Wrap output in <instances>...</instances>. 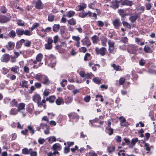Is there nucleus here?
<instances>
[{
	"mask_svg": "<svg viewBox=\"0 0 156 156\" xmlns=\"http://www.w3.org/2000/svg\"><path fill=\"white\" fill-rule=\"evenodd\" d=\"M43 57V55L41 53H40L37 55L36 57V60L37 62H39L41 61Z\"/></svg>",
	"mask_w": 156,
	"mask_h": 156,
	"instance_id": "obj_31",
	"label": "nucleus"
},
{
	"mask_svg": "<svg viewBox=\"0 0 156 156\" xmlns=\"http://www.w3.org/2000/svg\"><path fill=\"white\" fill-rule=\"evenodd\" d=\"M120 125L122 126H127V123L126 122V119L124 118H123L120 121Z\"/></svg>",
	"mask_w": 156,
	"mask_h": 156,
	"instance_id": "obj_34",
	"label": "nucleus"
},
{
	"mask_svg": "<svg viewBox=\"0 0 156 156\" xmlns=\"http://www.w3.org/2000/svg\"><path fill=\"white\" fill-rule=\"evenodd\" d=\"M30 156H37V152L33 151L32 149V151H30Z\"/></svg>",
	"mask_w": 156,
	"mask_h": 156,
	"instance_id": "obj_61",
	"label": "nucleus"
},
{
	"mask_svg": "<svg viewBox=\"0 0 156 156\" xmlns=\"http://www.w3.org/2000/svg\"><path fill=\"white\" fill-rule=\"evenodd\" d=\"M139 17L138 14L137 13H135L134 15H132L130 16L129 19L130 21L133 23L136 21Z\"/></svg>",
	"mask_w": 156,
	"mask_h": 156,
	"instance_id": "obj_9",
	"label": "nucleus"
},
{
	"mask_svg": "<svg viewBox=\"0 0 156 156\" xmlns=\"http://www.w3.org/2000/svg\"><path fill=\"white\" fill-rule=\"evenodd\" d=\"M32 149L30 148L28 150L27 148H24L22 150V153L24 154H29L30 151H32Z\"/></svg>",
	"mask_w": 156,
	"mask_h": 156,
	"instance_id": "obj_19",
	"label": "nucleus"
},
{
	"mask_svg": "<svg viewBox=\"0 0 156 156\" xmlns=\"http://www.w3.org/2000/svg\"><path fill=\"white\" fill-rule=\"evenodd\" d=\"M144 50L147 53H151L152 52V50L149 45H145L144 48Z\"/></svg>",
	"mask_w": 156,
	"mask_h": 156,
	"instance_id": "obj_17",
	"label": "nucleus"
},
{
	"mask_svg": "<svg viewBox=\"0 0 156 156\" xmlns=\"http://www.w3.org/2000/svg\"><path fill=\"white\" fill-rule=\"evenodd\" d=\"M109 48H114L115 43L114 42H111L110 40H109L108 43Z\"/></svg>",
	"mask_w": 156,
	"mask_h": 156,
	"instance_id": "obj_49",
	"label": "nucleus"
},
{
	"mask_svg": "<svg viewBox=\"0 0 156 156\" xmlns=\"http://www.w3.org/2000/svg\"><path fill=\"white\" fill-rule=\"evenodd\" d=\"M34 86L37 88H39L41 87L42 85L40 83L36 82L35 83Z\"/></svg>",
	"mask_w": 156,
	"mask_h": 156,
	"instance_id": "obj_53",
	"label": "nucleus"
},
{
	"mask_svg": "<svg viewBox=\"0 0 156 156\" xmlns=\"http://www.w3.org/2000/svg\"><path fill=\"white\" fill-rule=\"evenodd\" d=\"M55 16L52 14H49L48 17V20L49 22H53L54 20Z\"/></svg>",
	"mask_w": 156,
	"mask_h": 156,
	"instance_id": "obj_35",
	"label": "nucleus"
},
{
	"mask_svg": "<svg viewBox=\"0 0 156 156\" xmlns=\"http://www.w3.org/2000/svg\"><path fill=\"white\" fill-rule=\"evenodd\" d=\"M7 9L4 6H2L0 7V11L1 12L3 13H5L7 11Z\"/></svg>",
	"mask_w": 156,
	"mask_h": 156,
	"instance_id": "obj_32",
	"label": "nucleus"
},
{
	"mask_svg": "<svg viewBox=\"0 0 156 156\" xmlns=\"http://www.w3.org/2000/svg\"><path fill=\"white\" fill-rule=\"evenodd\" d=\"M106 129L108 131V134L109 135H111L113 133V129L111 127L106 128Z\"/></svg>",
	"mask_w": 156,
	"mask_h": 156,
	"instance_id": "obj_47",
	"label": "nucleus"
},
{
	"mask_svg": "<svg viewBox=\"0 0 156 156\" xmlns=\"http://www.w3.org/2000/svg\"><path fill=\"white\" fill-rule=\"evenodd\" d=\"M54 43L56 44L58 42V35L55 36L53 38Z\"/></svg>",
	"mask_w": 156,
	"mask_h": 156,
	"instance_id": "obj_63",
	"label": "nucleus"
},
{
	"mask_svg": "<svg viewBox=\"0 0 156 156\" xmlns=\"http://www.w3.org/2000/svg\"><path fill=\"white\" fill-rule=\"evenodd\" d=\"M68 116L70 118H72L73 119H75L76 121H77L79 118V116L75 112L68 114Z\"/></svg>",
	"mask_w": 156,
	"mask_h": 156,
	"instance_id": "obj_10",
	"label": "nucleus"
},
{
	"mask_svg": "<svg viewBox=\"0 0 156 156\" xmlns=\"http://www.w3.org/2000/svg\"><path fill=\"white\" fill-rule=\"evenodd\" d=\"M148 72L149 73L156 74V70L154 69H148Z\"/></svg>",
	"mask_w": 156,
	"mask_h": 156,
	"instance_id": "obj_50",
	"label": "nucleus"
},
{
	"mask_svg": "<svg viewBox=\"0 0 156 156\" xmlns=\"http://www.w3.org/2000/svg\"><path fill=\"white\" fill-rule=\"evenodd\" d=\"M101 117H103L102 116H100L99 117V118H95L93 120H90L89 122L91 123L92 126H94L93 124L95 122H98L99 120V119H100V118Z\"/></svg>",
	"mask_w": 156,
	"mask_h": 156,
	"instance_id": "obj_23",
	"label": "nucleus"
},
{
	"mask_svg": "<svg viewBox=\"0 0 156 156\" xmlns=\"http://www.w3.org/2000/svg\"><path fill=\"white\" fill-rule=\"evenodd\" d=\"M112 24L114 27L116 29H118L122 25L121 23L120 22L119 19H115L113 21Z\"/></svg>",
	"mask_w": 156,
	"mask_h": 156,
	"instance_id": "obj_6",
	"label": "nucleus"
},
{
	"mask_svg": "<svg viewBox=\"0 0 156 156\" xmlns=\"http://www.w3.org/2000/svg\"><path fill=\"white\" fill-rule=\"evenodd\" d=\"M17 101L15 99H13L10 103V105L12 106H15L16 107H17Z\"/></svg>",
	"mask_w": 156,
	"mask_h": 156,
	"instance_id": "obj_33",
	"label": "nucleus"
},
{
	"mask_svg": "<svg viewBox=\"0 0 156 156\" xmlns=\"http://www.w3.org/2000/svg\"><path fill=\"white\" fill-rule=\"evenodd\" d=\"M98 26L100 27H102L104 25V23L103 22L101 21H97Z\"/></svg>",
	"mask_w": 156,
	"mask_h": 156,
	"instance_id": "obj_62",
	"label": "nucleus"
},
{
	"mask_svg": "<svg viewBox=\"0 0 156 156\" xmlns=\"http://www.w3.org/2000/svg\"><path fill=\"white\" fill-rule=\"evenodd\" d=\"M27 129H28V130H29L30 131L31 135H33L34 134L35 131L31 126L28 125L27 126Z\"/></svg>",
	"mask_w": 156,
	"mask_h": 156,
	"instance_id": "obj_40",
	"label": "nucleus"
},
{
	"mask_svg": "<svg viewBox=\"0 0 156 156\" xmlns=\"http://www.w3.org/2000/svg\"><path fill=\"white\" fill-rule=\"evenodd\" d=\"M26 41L27 42L24 44L25 46L28 47H30L31 44V41L27 40H26Z\"/></svg>",
	"mask_w": 156,
	"mask_h": 156,
	"instance_id": "obj_58",
	"label": "nucleus"
},
{
	"mask_svg": "<svg viewBox=\"0 0 156 156\" xmlns=\"http://www.w3.org/2000/svg\"><path fill=\"white\" fill-rule=\"evenodd\" d=\"M75 14V12L73 11H69L66 15V16L68 17H71L73 16Z\"/></svg>",
	"mask_w": 156,
	"mask_h": 156,
	"instance_id": "obj_36",
	"label": "nucleus"
},
{
	"mask_svg": "<svg viewBox=\"0 0 156 156\" xmlns=\"http://www.w3.org/2000/svg\"><path fill=\"white\" fill-rule=\"evenodd\" d=\"M67 21L68 24L71 25H74L76 23V20L73 18L68 20Z\"/></svg>",
	"mask_w": 156,
	"mask_h": 156,
	"instance_id": "obj_24",
	"label": "nucleus"
},
{
	"mask_svg": "<svg viewBox=\"0 0 156 156\" xmlns=\"http://www.w3.org/2000/svg\"><path fill=\"white\" fill-rule=\"evenodd\" d=\"M23 34L27 36H30L31 34L30 33V31L28 30H23Z\"/></svg>",
	"mask_w": 156,
	"mask_h": 156,
	"instance_id": "obj_54",
	"label": "nucleus"
},
{
	"mask_svg": "<svg viewBox=\"0 0 156 156\" xmlns=\"http://www.w3.org/2000/svg\"><path fill=\"white\" fill-rule=\"evenodd\" d=\"M39 26V24L38 23H35L32 26V27L31 28H29L30 30H31V31L33 30L36 28L38 27Z\"/></svg>",
	"mask_w": 156,
	"mask_h": 156,
	"instance_id": "obj_45",
	"label": "nucleus"
},
{
	"mask_svg": "<svg viewBox=\"0 0 156 156\" xmlns=\"http://www.w3.org/2000/svg\"><path fill=\"white\" fill-rule=\"evenodd\" d=\"M122 21L124 26L128 28L129 29H131V26L128 23L125 21V20H122Z\"/></svg>",
	"mask_w": 156,
	"mask_h": 156,
	"instance_id": "obj_28",
	"label": "nucleus"
},
{
	"mask_svg": "<svg viewBox=\"0 0 156 156\" xmlns=\"http://www.w3.org/2000/svg\"><path fill=\"white\" fill-rule=\"evenodd\" d=\"M63 102V100L61 97H59L55 101L56 104L58 105H61Z\"/></svg>",
	"mask_w": 156,
	"mask_h": 156,
	"instance_id": "obj_30",
	"label": "nucleus"
},
{
	"mask_svg": "<svg viewBox=\"0 0 156 156\" xmlns=\"http://www.w3.org/2000/svg\"><path fill=\"white\" fill-rule=\"evenodd\" d=\"M94 76V75L91 73L86 74L85 78L87 79H91Z\"/></svg>",
	"mask_w": 156,
	"mask_h": 156,
	"instance_id": "obj_39",
	"label": "nucleus"
},
{
	"mask_svg": "<svg viewBox=\"0 0 156 156\" xmlns=\"http://www.w3.org/2000/svg\"><path fill=\"white\" fill-rule=\"evenodd\" d=\"M18 110L16 108H12L9 112L10 114L12 115H16L18 113Z\"/></svg>",
	"mask_w": 156,
	"mask_h": 156,
	"instance_id": "obj_29",
	"label": "nucleus"
},
{
	"mask_svg": "<svg viewBox=\"0 0 156 156\" xmlns=\"http://www.w3.org/2000/svg\"><path fill=\"white\" fill-rule=\"evenodd\" d=\"M42 125V129H44V127H45L46 129L44 130V133L46 134H48L49 133V127L45 124H44L41 123V125Z\"/></svg>",
	"mask_w": 156,
	"mask_h": 156,
	"instance_id": "obj_15",
	"label": "nucleus"
},
{
	"mask_svg": "<svg viewBox=\"0 0 156 156\" xmlns=\"http://www.w3.org/2000/svg\"><path fill=\"white\" fill-rule=\"evenodd\" d=\"M106 49L105 48L102 47L99 49L98 47H96L95 49V51L97 55L100 54L101 56H104L105 54V51Z\"/></svg>",
	"mask_w": 156,
	"mask_h": 156,
	"instance_id": "obj_3",
	"label": "nucleus"
},
{
	"mask_svg": "<svg viewBox=\"0 0 156 156\" xmlns=\"http://www.w3.org/2000/svg\"><path fill=\"white\" fill-rule=\"evenodd\" d=\"M70 151V148L69 147H66L64 148V153L65 154H67Z\"/></svg>",
	"mask_w": 156,
	"mask_h": 156,
	"instance_id": "obj_57",
	"label": "nucleus"
},
{
	"mask_svg": "<svg viewBox=\"0 0 156 156\" xmlns=\"http://www.w3.org/2000/svg\"><path fill=\"white\" fill-rule=\"evenodd\" d=\"M126 11L125 9H120L118 10V12L119 15L121 16V20H125V16H126Z\"/></svg>",
	"mask_w": 156,
	"mask_h": 156,
	"instance_id": "obj_8",
	"label": "nucleus"
},
{
	"mask_svg": "<svg viewBox=\"0 0 156 156\" xmlns=\"http://www.w3.org/2000/svg\"><path fill=\"white\" fill-rule=\"evenodd\" d=\"M42 80L43 81L42 83L44 84L48 85L50 83V81L49 80L48 77L44 75L43 76Z\"/></svg>",
	"mask_w": 156,
	"mask_h": 156,
	"instance_id": "obj_16",
	"label": "nucleus"
},
{
	"mask_svg": "<svg viewBox=\"0 0 156 156\" xmlns=\"http://www.w3.org/2000/svg\"><path fill=\"white\" fill-rule=\"evenodd\" d=\"M16 33L18 36L20 37L23 34V29L20 28L17 29L16 30Z\"/></svg>",
	"mask_w": 156,
	"mask_h": 156,
	"instance_id": "obj_20",
	"label": "nucleus"
},
{
	"mask_svg": "<svg viewBox=\"0 0 156 156\" xmlns=\"http://www.w3.org/2000/svg\"><path fill=\"white\" fill-rule=\"evenodd\" d=\"M8 16H2L0 17V23H6L9 22L11 19V16L7 15Z\"/></svg>",
	"mask_w": 156,
	"mask_h": 156,
	"instance_id": "obj_4",
	"label": "nucleus"
},
{
	"mask_svg": "<svg viewBox=\"0 0 156 156\" xmlns=\"http://www.w3.org/2000/svg\"><path fill=\"white\" fill-rule=\"evenodd\" d=\"M127 51L130 53L135 54L137 51L136 45L131 44L128 45Z\"/></svg>",
	"mask_w": 156,
	"mask_h": 156,
	"instance_id": "obj_1",
	"label": "nucleus"
},
{
	"mask_svg": "<svg viewBox=\"0 0 156 156\" xmlns=\"http://www.w3.org/2000/svg\"><path fill=\"white\" fill-rule=\"evenodd\" d=\"M93 81L94 83L98 84H100L101 83V80L97 77L94 78L93 79Z\"/></svg>",
	"mask_w": 156,
	"mask_h": 156,
	"instance_id": "obj_48",
	"label": "nucleus"
},
{
	"mask_svg": "<svg viewBox=\"0 0 156 156\" xmlns=\"http://www.w3.org/2000/svg\"><path fill=\"white\" fill-rule=\"evenodd\" d=\"M25 104L23 103H21L19 105V106L17 107L18 108V111L20 112L21 110L25 109Z\"/></svg>",
	"mask_w": 156,
	"mask_h": 156,
	"instance_id": "obj_22",
	"label": "nucleus"
},
{
	"mask_svg": "<svg viewBox=\"0 0 156 156\" xmlns=\"http://www.w3.org/2000/svg\"><path fill=\"white\" fill-rule=\"evenodd\" d=\"M86 4H85L84 3H83L82 4V5H79L78 6V7L79 8V10H83V9L85 8L86 7Z\"/></svg>",
	"mask_w": 156,
	"mask_h": 156,
	"instance_id": "obj_42",
	"label": "nucleus"
},
{
	"mask_svg": "<svg viewBox=\"0 0 156 156\" xmlns=\"http://www.w3.org/2000/svg\"><path fill=\"white\" fill-rule=\"evenodd\" d=\"M10 37H14L16 36V33L14 30L11 31L8 34Z\"/></svg>",
	"mask_w": 156,
	"mask_h": 156,
	"instance_id": "obj_41",
	"label": "nucleus"
},
{
	"mask_svg": "<svg viewBox=\"0 0 156 156\" xmlns=\"http://www.w3.org/2000/svg\"><path fill=\"white\" fill-rule=\"evenodd\" d=\"M22 45V44L19 42V41H17L16 43V48L17 49H19L21 47Z\"/></svg>",
	"mask_w": 156,
	"mask_h": 156,
	"instance_id": "obj_60",
	"label": "nucleus"
},
{
	"mask_svg": "<svg viewBox=\"0 0 156 156\" xmlns=\"http://www.w3.org/2000/svg\"><path fill=\"white\" fill-rule=\"evenodd\" d=\"M90 99V96H87L84 98V101L86 102H89Z\"/></svg>",
	"mask_w": 156,
	"mask_h": 156,
	"instance_id": "obj_52",
	"label": "nucleus"
},
{
	"mask_svg": "<svg viewBox=\"0 0 156 156\" xmlns=\"http://www.w3.org/2000/svg\"><path fill=\"white\" fill-rule=\"evenodd\" d=\"M55 99V96L53 95L49 96L48 98H46L47 101H49L50 103H53L54 102Z\"/></svg>",
	"mask_w": 156,
	"mask_h": 156,
	"instance_id": "obj_18",
	"label": "nucleus"
},
{
	"mask_svg": "<svg viewBox=\"0 0 156 156\" xmlns=\"http://www.w3.org/2000/svg\"><path fill=\"white\" fill-rule=\"evenodd\" d=\"M72 99L70 98L67 97L65 99V102L67 104H69L71 103L72 102Z\"/></svg>",
	"mask_w": 156,
	"mask_h": 156,
	"instance_id": "obj_43",
	"label": "nucleus"
},
{
	"mask_svg": "<svg viewBox=\"0 0 156 156\" xmlns=\"http://www.w3.org/2000/svg\"><path fill=\"white\" fill-rule=\"evenodd\" d=\"M9 59V55L8 54H5L2 55V58L1 59V60L2 62H7Z\"/></svg>",
	"mask_w": 156,
	"mask_h": 156,
	"instance_id": "obj_11",
	"label": "nucleus"
},
{
	"mask_svg": "<svg viewBox=\"0 0 156 156\" xmlns=\"http://www.w3.org/2000/svg\"><path fill=\"white\" fill-rule=\"evenodd\" d=\"M79 51L80 52H83V53H85L87 51V50L85 47H83L80 48Z\"/></svg>",
	"mask_w": 156,
	"mask_h": 156,
	"instance_id": "obj_51",
	"label": "nucleus"
},
{
	"mask_svg": "<svg viewBox=\"0 0 156 156\" xmlns=\"http://www.w3.org/2000/svg\"><path fill=\"white\" fill-rule=\"evenodd\" d=\"M144 147L146 150L149 151L151 150V148L149 147V144L147 143H145L144 144Z\"/></svg>",
	"mask_w": 156,
	"mask_h": 156,
	"instance_id": "obj_56",
	"label": "nucleus"
},
{
	"mask_svg": "<svg viewBox=\"0 0 156 156\" xmlns=\"http://www.w3.org/2000/svg\"><path fill=\"white\" fill-rule=\"evenodd\" d=\"M121 2V5L122 6L127 5L132 6L133 4V2L129 0H120Z\"/></svg>",
	"mask_w": 156,
	"mask_h": 156,
	"instance_id": "obj_5",
	"label": "nucleus"
},
{
	"mask_svg": "<svg viewBox=\"0 0 156 156\" xmlns=\"http://www.w3.org/2000/svg\"><path fill=\"white\" fill-rule=\"evenodd\" d=\"M44 46L45 48L47 50H50L52 48V45L48 44H46L44 45Z\"/></svg>",
	"mask_w": 156,
	"mask_h": 156,
	"instance_id": "obj_46",
	"label": "nucleus"
},
{
	"mask_svg": "<svg viewBox=\"0 0 156 156\" xmlns=\"http://www.w3.org/2000/svg\"><path fill=\"white\" fill-rule=\"evenodd\" d=\"M120 41L125 44H126L128 42V39L126 37H122L120 39Z\"/></svg>",
	"mask_w": 156,
	"mask_h": 156,
	"instance_id": "obj_38",
	"label": "nucleus"
},
{
	"mask_svg": "<svg viewBox=\"0 0 156 156\" xmlns=\"http://www.w3.org/2000/svg\"><path fill=\"white\" fill-rule=\"evenodd\" d=\"M47 43L48 44L52 45V44L53 42V40L51 37H48L47 40Z\"/></svg>",
	"mask_w": 156,
	"mask_h": 156,
	"instance_id": "obj_55",
	"label": "nucleus"
},
{
	"mask_svg": "<svg viewBox=\"0 0 156 156\" xmlns=\"http://www.w3.org/2000/svg\"><path fill=\"white\" fill-rule=\"evenodd\" d=\"M140 65L141 66H144L145 63V61L144 59H141L139 62Z\"/></svg>",
	"mask_w": 156,
	"mask_h": 156,
	"instance_id": "obj_59",
	"label": "nucleus"
},
{
	"mask_svg": "<svg viewBox=\"0 0 156 156\" xmlns=\"http://www.w3.org/2000/svg\"><path fill=\"white\" fill-rule=\"evenodd\" d=\"M138 141L137 138L132 139L131 141V144L129 145V147L130 148H133Z\"/></svg>",
	"mask_w": 156,
	"mask_h": 156,
	"instance_id": "obj_14",
	"label": "nucleus"
},
{
	"mask_svg": "<svg viewBox=\"0 0 156 156\" xmlns=\"http://www.w3.org/2000/svg\"><path fill=\"white\" fill-rule=\"evenodd\" d=\"M60 27V25L59 24H54L52 27L53 30L55 32H57Z\"/></svg>",
	"mask_w": 156,
	"mask_h": 156,
	"instance_id": "obj_25",
	"label": "nucleus"
},
{
	"mask_svg": "<svg viewBox=\"0 0 156 156\" xmlns=\"http://www.w3.org/2000/svg\"><path fill=\"white\" fill-rule=\"evenodd\" d=\"M32 98L33 101L37 103V105L38 104L40 105H41V103H39L41 100V98L40 95L38 94H35L33 96Z\"/></svg>",
	"mask_w": 156,
	"mask_h": 156,
	"instance_id": "obj_7",
	"label": "nucleus"
},
{
	"mask_svg": "<svg viewBox=\"0 0 156 156\" xmlns=\"http://www.w3.org/2000/svg\"><path fill=\"white\" fill-rule=\"evenodd\" d=\"M61 45H57L55 46L56 49H57L58 51L59 52H61V50L62 48H61Z\"/></svg>",
	"mask_w": 156,
	"mask_h": 156,
	"instance_id": "obj_64",
	"label": "nucleus"
},
{
	"mask_svg": "<svg viewBox=\"0 0 156 156\" xmlns=\"http://www.w3.org/2000/svg\"><path fill=\"white\" fill-rule=\"evenodd\" d=\"M62 147L59 143H56L53 145L52 149L53 151L61 150Z\"/></svg>",
	"mask_w": 156,
	"mask_h": 156,
	"instance_id": "obj_13",
	"label": "nucleus"
},
{
	"mask_svg": "<svg viewBox=\"0 0 156 156\" xmlns=\"http://www.w3.org/2000/svg\"><path fill=\"white\" fill-rule=\"evenodd\" d=\"M43 76L44 75L37 74L34 76V78L39 81H41Z\"/></svg>",
	"mask_w": 156,
	"mask_h": 156,
	"instance_id": "obj_37",
	"label": "nucleus"
},
{
	"mask_svg": "<svg viewBox=\"0 0 156 156\" xmlns=\"http://www.w3.org/2000/svg\"><path fill=\"white\" fill-rule=\"evenodd\" d=\"M127 79H125L124 78H120L119 80V83L120 85H123L125 83V80Z\"/></svg>",
	"mask_w": 156,
	"mask_h": 156,
	"instance_id": "obj_44",
	"label": "nucleus"
},
{
	"mask_svg": "<svg viewBox=\"0 0 156 156\" xmlns=\"http://www.w3.org/2000/svg\"><path fill=\"white\" fill-rule=\"evenodd\" d=\"M20 86H21V87L23 88L25 87L26 88H28L27 85V81L24 80L22 82V83H20Z\"/></svg>",
	"mask_w": 156,
	"mask_h": 156,
	"instance_id": "obj_26",
	"label": "nucleus"
},
{
	"mask_svg": "<svg viewBox=\"0 0 156 156\" xmlns=\"http://www.w3.org/2000/svg\"><path fill=\"white\" fill-rule=\"evenodd\" d=\"M42 2L41 0H38L36 3L35 6L36 9H42L41 7Z\"/></svg>",
	"mask_w": 156,
	"mask_h": 156,
	"instance_id": "obj_21",
	"label": "nucleus"
},
{
	"mask_svg": "<svg viewBox=\"0 0 156 156\" xmlns=\"http://www.w3.org/2000/svg\"><path fill=\"white\" fill-rule=\"evenodd\" d=\"M9 50H12L14 48L15 44L12 41H9L8 43Z\"/></svg>",
	"mask_w": 156,
	"mask_h": 156,
	"instance_id": "obj_27",
	"label": "nucleus"
},
{
	"mask_svg": "<svg viewBox=\"0 0 156 156\" xmlns=\"http://www.w3.org/2000/svg\"><path fill=\"white\" fill-rule=\"evenodd\" d=\"M119 3H121V2H120V0L119 1L117 0H112L111 2V5L110 6V7L114 9H118L119 6Z\"/></svg>",
	"mask_w": 156,
	"mask_h": 156,
	"instance_id": "obj_2",
	"label": "nucleus"
},
{
	"mask_svg": "<svg viewBox=\"0 0 156 156\" xmlns=\"http://www.w3.org/2000/svg\"><path fill=\"white\" fill-rule=\"evenodd\" d=\"M81 42L83 43V45L86 44L87 46H90L91 44L90 41L87 37H86L84 38L81 41Z\"/></svg>",
	"mask_w": 156,
	"mask_h": 156,
	"instance_id": "obj_12",
	"label": "nucleus"
}]
</instances>
